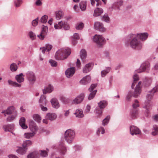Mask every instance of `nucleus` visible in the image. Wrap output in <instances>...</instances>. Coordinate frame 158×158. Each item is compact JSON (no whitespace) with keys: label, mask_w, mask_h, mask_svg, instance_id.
<instances>
[{"label":"nucleus","mask_w":158,"mask_h":158,"mask_svg":"<svg viewBox=\"0 0 158 158\" xmlns=\"http://www.w3.org/2000/svg\"><path fill=\"white\" fill-rule=\"evenodd\" d=\"M98 106L103 110L108 105V102L105 100L101 101L98 103Z\"/></svg>","instance_id":"obj_31"},{"label":"nucleus","mask_w":158,"mask_h":158,"mask_svg":"<svg viewBox=\"0 0 158 158\" xmlns=\"http://www.w3.org/2000/svg\"><path fill=\"white\" fill-rule=\"evenodd\" d=\"M133 81L131 85V88L133 89L135 86V84L137 83L139 80V76L138 74H135L133 76Z\"/></svg>","instance_id":"obj_39"},{"label":"nucleus","mask_w":158,"mask_h":158,"mask_svg":"<svg viewBox=\"0 0 158 158\" xmlns=\"http://www.w3.org/2000/svg\"><path fill=\"white\" fill-rule=\"evenodd\" d=\"M90 81V77L89 75H87L82 79L80 81V82L81 84L85 85L89 83Z\"/></svg>","instance_id":"obj_20"},{"label":"nucleus","mask_w":158,"mask_h":158,"mask_svg":"<svg viewBox=\"0 0 158 158\" xmlns=\"http://www.w3.org/2000/svg\"><path fill=\"white\" fill-rule=\"evenodd\" d=\"M15 6L16 7H19L23 2L22 0H15L14 1Z\"/></svg>","instance_id":"obj_51"},{"label":"nucleus","mask_w":158,"mask_h":158,"mask_svg":"<svg viewBox=\"0 0 158 158\" xmlns=\"http://www.w3.org/2000/svg\"><path fill=\"white\" fill-rule=\"evenodd\" d=\"M49 62L52 66L56 67L57 65V63L55 61L51 60H49Z\"/></svg>","instance_id":"obj_57"},{"label":"nucleus","mask_w":158,"mask_h":158,"mask_svg":"<svg viewBox=\"0 0 158 158\" xmlns=\"http://www.w3.org/2000/svg\"><path fill=\"white\" fill-rule=\"evenodd\" d=\"M27 79L30 85H33L36 81V77L34 73L32 71H28L26 73Z\"/></svg>","instance_id":"obj_4"},{"label":"nucleus","mask_w":158,"mask_h":158,"mask_svg":"<svg viewBox=\"0 0 158 158\" xmlns=\"http://www.w3.org/2000/svg\"><path fill=\"white\" fill-rule=\"evenodd\" d=\"M29 35L30 38L32 40H34L36 37V35L35 34L31 31H30L29 32Z\"/></svg>","instance_id":"obj_61"},{"label":"nucleus","mask_w":158,"mask_h":158,"mask_svg":"<svg viewBox=\"0 0 158 158\" xmlns=\"http://www.w3.org/2000/svg\"><path fill=\"white\" fill-rule=\"evenodd\" d=\"M102 20L106 22H109V15L108 14L106 13L102 18Z\"/></svg>","instance_id":"obj_52"},{"label":"nucleus","mask_w":158,"mask_h":158,"mask_svg":"<svg viewBox=\"0 0 158 158\" xmlns=\"http://www.w3.org/2000/svg\"><path fill=\"white\" fill-rule=\"evenodd\" d=\"M29 128L32 132L36 133L38 129V127L35 123L32 120H31L29 121Z\"/></svg>","instance_id":"obj_16"},{"label":"nucleus","mask_w":158,"mask_h":158,"mask_svg":"<svg viewBox=\"0 0 158 158\" xmlns=\"http://www.w3.org/2000/svg\"><path fill=\"white\" fill-rule=\"evenodd\" d=\"M103 12V10L102 8H97L94 10V16L97 17L100 16Z\"/></svg>","instance_id":"obj_32"},{"label":"nucleus","mask_w":158,"mask_h":158,"mask_svg":"<svg viewBox=\"0 0 158 158\" xmlns=\"http://www.w3.org/2000/svg\"><path fill=\"white\" fill-rule=\"evenodd\" d=\"M152 134L153 135L158 134V126L156 125H154Z\"/></svg>","instance_id":"obj_44"},{"label":"nucleus","mask_w":158,"mask_h":158,"mask_svg":"<svg viewBox=\"0 0 158 158\" xmlns=\"http://www.w3.org/2000/svg\"><path fill=\"white\" fill-rule=\"evenodd\" d=\"M80 55L81 60L83 61H84L87 56L86 51L85 49H81L80 52Z\"/></svg>","instance_id":"obj_35"},{"label":"nucleus","mask_w":158,"mask_h":158,"mask_svg":"<svg viewBox=\"0 0 158 158\" xmlns=\"http://www.w3.org/2000/svg\"><path fill=\"white\" fill-rule=\"evenodd\" d=\"M8 82L10 85L14 87H20L21 86V84L18 83L16 81H13L11 80H9Z\"/></svg>","instance_id":"obj_37"},{"label":"nucleus","mask_w":158,"mask_h":158,"mask_svg":"<svg viewBox=\"0 0 158 158\" xmlns=\"http://www.w3.org/2000/svg\"><path fill=\"white\" fill-rule=\"evenodd\" d=\"M39 155L36 152H33L29 154L27 156V158H38Z\"/></svg>","instance_id":"obj_40"},{"label":"nucleus","mask_w":158,"mask_h":158,"mask_svg":"<svg viewBox=\"0 0 158 158\" xmlns=\"http://www.w3.org/2000/svg\"><path fill=\"white\" fill-rule=\"evenodd\" d=\"M108 72L109 70L108 69L102 71L101 72L102 77H104Z\"/></svg>","instance_id":"obj_59"},{"label":"nucleus","mask_w":158,"mask_h":158,"mask_svg":"<svg viewBox=\"0 0 158 158\" xmlns=\"http://www.w3.org/2000/svg\"><path fill=\"white\" fill-rule=\"evenodd\" d=\"M75 114L77 117L81 118L84 116L82 110L81 109H78L76 110L75 113H74Z\"/></svg>","instance_id":"obj_33"},{"label":"nucleus","mask_w":158,"mask_h":158,"mask_svg":"<svg viewBox=\"0 0 158 158\" xmlns=\"http://www.w3.org/2000/svg\"><path fill=\"white\" fill-rule=\"evenodd\" d=\"M32 117L34 120L38 123H40L41 120V117L38 114H34L33 115Z\"/></svg>","instance_id":"obj_43"},{"label":"nucleus","mask_w":158,"mask_h":158,"mask_svg":"<svg viewBox=\"0 0 158 158\" xmlns=\"http://www.w3.org/2000/svg\"><path fill=\"white\" fill-rule=\"evenodd\" d=\"M48 31L47 26L43 25L42 28V31L40 34L37 35V37L40 40L44 39L45 36L46 35Z\"/></svg>","instance_id":"obj_10"},{"label":"nucleus","mask_w":158,"mask_h":158,"mask_svg":"<svg viewBox=\"0 0 158 158\" xmlns=\"http://www.w3.org/2000/svg\"><path fill=\"white\" fill-rule=\"evenodd\" d=\"M24 76L22 73L16 76L15 79L19 83H21L24 81Z\"/></svg>","instance_id":"obj_30"},{"label":"nucleus","mask_w":158,"mask_h":158,"mask_svg":"<svg viewBox=\"0 0 158 158\" xmlns=\"http://www.w3.org/2000/svg\"><path fill=\"white\" fill-rule=\"evenodd\" d=\"M109 123V116H107L102 121V125L105 126L107 125Z\"/></svg>","instance_id":"obj_54"},{"label":"nucleus","mask_w":158,"mask_h":158,"mask_svg":"<svg viewBox=\"0 0 158 158\" xmlns=\"http://www.w3.org/2000/svg\"><path fill=\"white\" fill-rule=\"evenodd\" d=\"M39 103L40 106H43L44 105L46 106L47 101L45 96L41 95L39 100Z\"/></svg>","instance_id":"obj_24"},{"label":"nucleus","mask_w":158,"mask_h":158,"mask_svg":"<svg viewBox=\"0 0 158 158\" xmlns=\"http://www.w3.org/2000/svg\"><path fill=\"white\" fill-rule=\"evenodd\" d=\"M35 4L37 6H40L42 5V3L40 0H36Z\"/></svg>","instance_id":"obj_64"},{"label":"nucleus","mask_w":158,"mask_h":158,"mask_svg":"<svg viewBox=\"0 0 158 158\" xmlns=\"http://www.w3.org/2000/svg\"><path fill=\"white\" fill-rule=\"evenodd\" d=\"M58 150L60 152L61 155H64L66 152L67 148L65 147L64 143L63 141H60L58 148Z\"/></svg>","instance_id":"obj_12"},{"label":"nucleus","mask_w":158,"mask_h":158,"mask_svg":"<svg viewBox=\"0 0 158 158\" xmlns=\"http://www.w3.org/2000/svg\"><path fill=\"white\" fill-rule=\"evenodd\" d=\"M150 66V63L148 62H144L140 65L139 68L136 70L135 71L136 73H139L148 70Z\"/></svg>","instance_id":"obj_7"},{"label":"nucleus","mask_w":158,"mask_h":158,"mask_svg":"<svg viewBox=\"0 0 158 158\" xmlns=\"http://www.w3.org/2000/svg\"><path fill=\"white\" fill-rule=\"evenodd\" d=\"M139 110L138 109H134L132 110L130 113V115L132 119H134L138 116Z\"/></svg>","instance_id":"obj_29"},{"label":"nucleus","mask_w":158,"mask_h":158,"mask_svg":"<svg viewBox=\"0 0 158 158\" xmlns=\"http://www.w3.org/2000/svg\"><path fill=\"white\" fill-rule=\"evenodd\" d=\"M3 128L5 131L10 132L12 134L15 135L11 131L14 130V125L13 124H11L8 125H5L3 126Z\"/></svg>","instance_id":"obj_19"},{"label":"nucleus","mask_w":158,"mask_h":158,"mask_svg":"<svg viewBox=\"0 0 158 158\" xmlns=\"http://www.w3.org/2000/svg\"><path fill=\"white\" fill-rule=\"evenodd\" d=\"M139 106V104L138 101L136 99L135 100L134 103L132 104V107L133 108L135 109Z\"/></svg>","instance_id":"obj_55"},{"label":"nucleus","mask_w":158,"mask_h":158,"mask_svg":"<svg viewBox=\"0 0 158 158\" xmlns=\"http://www.w3.org/2000/svg\"><path fill=\"white\" fill-rule=\"evenodd\" d=\"M36 133L34 132H32L31 133H26L24 134V136L27 139H30Z\"/></svg>","instance_id":"obj_45"},{"label":"nucleus","mask_w":158,"mask_h":158,"mask_svg":"<svg viewBox=\"0 0 158 158\" xmlns=\"http://www.w3.org/2000/svg\"><path fill=\"white\" fill-rule=\"evenodd\" d=\"M40 155L42 157H45L48 155L47 152L44 150H42L40 152Z\"/></svg>","instance_id":"obj_56"},{"label":"nucleus","mask_w":158,"mask_h":158,"mask_svg":"<svg viewBox=\"0 0 158 158\" xmlns=\"http://www.w3.org/2000/svg\"><path fill=\"white\" fill-rule=\"evenodd\" d=\"M15 112H17V111L13 106H9L6 109V114L7 115L14 114Z\"/></svg>","instance_id":"obj_27"},{"label":"nucleus","mask_w":158,"mask_h":158,"mask_svg":"<svg viewBox=\"0 0 158 158\" xmlns=\"http://www.w3.org/2000/svg\"><path fill=\"white\" fill-rule=\"evenodd\" d=\"M27 149L26 148L20 147L17 149L16 151L19 154L23 155L26 153Z\"/></svg>","instance_id":"obj_42"},{"label":"nucleus","mask_w":158,"mask_h":158,"mask_svg":"<svg viewBox=\"0 0 158 158\" xmlns=\"http://www.w3.org/2000/svg\"><path fill=\"white\" fill-rule=\"evenodd\" d=\"M102 111L103 110L97 106L94 110V113L97 117H100L102 115Z\"/></svg>","instance_id":"obj_26"},{"label":"nucleus","mask_w":158,"mask_h":158,"mask_svg":"<svg viewBox=\"0 0 158 158\" xmlns=\"http://www.w3.org/2000/svg\"><path fill=\"white\" fill-rule=\"evenodd\" d=\"M80 7L82 11H85L86 10V2H81L80 3Z\"/></svg>","instance_id":"obj_41"},{"label":"nucleus","mask_w":158,"mask_h":158,"mask_svg":"<svg viewBox=\"0 0 158 158\" xmlns=\"http://www.w3.org/2000/svg\"><path fill=\"white\" fill-rule=\"evenodd\" d=\"M84 24L83 23H80L77 24L76 26V28L77 30H81L83 27Z\"/></svg>","instance_id":"obj_58"},{"label":"nucleus","mask_w":158,"mask_h":158,"mask_svg":"<svg viewBox=\"0 0 158 158\" xmlns=\"http://www.w3.org/2000/svg\"><path fill=\"white\" fill-rule=\"evenodd\" d=\"M32 142L30 140H27L24 141L23 144V148H26L27 147L29 146L32 144Z\"/></svg>","instance_id":"obj_48"},{"label":"nucleus","mask_w":158,"mask_h":158,"mask_svg":"<svg viewBox=\"0 0 158 158\" xmlns=\"http://www.w3.org/2000/svg\"><path fill=\"white\" fill-rule=\"evenodd\" d=\"M38 17H37L36 19L33 20L31 23L32 25L34 27L37 26L38 24Z\"/></svg>","instance_id":"obj_60"},{"label":"nucleus","mask_w":158,"mask_h":158,"mask_svg":"<svg viewBox=\"0 0 158 158\" xmlns=\"http://www.w3.org/2000/svg\"><path fill=\"white\" fill-rule=\"evenodd\" d=\"M123 1L120 0L114 3L111 6V8L113 9L119 10H120V7L123 5Z\"/></svg>","instance_id":"obj_17"},{"label":"nucleus","mask_w":158,"mask_h":158,"mask_svg":"<svg viewBox=\"0 0 158 158\" xmlns=\"http://www.w3.org/2000/svg\"><path fill=\"white\" fill-rule=\"evenodd\" d=\"M125 44L137 50L140 49L142 46V43L137 39L135 35L133 34H130L127 36L125 39Z\"/></svg>","instance_id":"obj_1"},{"label":"nucleus","mask_w":158,"mask_h":158,"mask_svg":"<svg viewBox=\"0 0 158 158\" xmlns=\"http://www.w3.org/2000/svg\"><path fill=\"white\" fill-rule=\"evenodd\" d=\"M73 38L74 40H78L79 39V36L78 34L77 33H74L73 35Z\"/></svg>","instance_id":"obj_62"},{"label":"nucleus","mask_w":158,"mask_h":158,"mask_svg":"<svg viewBox=\"0 0 158 158\" xmlns=\"http://www.w3.org/2000/svg\"><path fill=\"white\" fill-rule=\"evenodd\" d=\"M18 69V66L15 63H13L11 64L10 66V69L12 72L16 71Z\"/></svg>","instance_id":"obj_46"},{"label":"nucleus","mask_w":158,"mask_h":158,"mask_svg":"<svg viewBox=\"0 0 158 158\" xmlns=\"http://www.w3.org/2000/svg\"><path fill=\"white\" fill-rule=\"evenodd\" d=\"M48 17L46 15H44L41 18L40 21L43 23H45L47 21Z\"/></svg>","instance_id":"obj_53"},{"label":"nucleus","mask_w":158,"mask_h":158,"mask_svg":"<svg viewBox=\"0 0 158 158\" xmlns=\"http://www.w3.org/2000/svg\"><path fill=\"white\" fill-rule=\"evenodd\" d=\"M149 102L145 101V106H144V108L146 109V110H150L152 109V106L149 104Z\"/></svg>","instance_id":"obj_49"},{"label":"nucleus","mask_w":158,"mask_h":158,"mask_svg":"<svg viewBox=\"0 0 158 158\" xmlns=\"http://www.w3.org/2000/svg\"><path fill=\"white\" fill-rule=\"evenodd\" d=\"M56 19L57 20L60 19L63 16V13L61 10L57 11L55 12Z\"/></svg>","instance_id":"obj_38"},{"label":"nucleus","mask_w":158,"mask_h":158,"mask_svg":"<svg viewBox=\"0 0 158 158\" xmlns=\"http://www.w3.org/2000/svg\"><path fill=\"white\" fill-rule=\"evenodd\" d=\"M53 90V86L51 85H49L48 86L45 87L44 89H43V94H45L52 92Z\"/></svg>","instance_id":"obj_21"},{"label":"nucleus","mask_w":158,"mask_h":158,"mask_svg":"<svg viewBox=\"0 0 158 158\" xmlns=\"http://www.w3.org/2000/svg\"><path fill=\"white\" fill-rule=\"evenodd\" d=\"M51 102L53 107L57 109L60 106L58 101L56 98H52L51 100Z\"/></svg>","instance_id":"obj_22"},{"label":"nucleus","mask_w":158,"mask_h":158,"mask_svg":"<svg viewBox=\"0 0 158 158\" xmlns=\"http://www.w3.org/2000/svg\"><path fill=\"white\" fill-rule=\"evenodd\" d=\"M26 119L24 117H21L19 121V124L21 127L24 129L27 128V126L25 124Z\"/></svg>","instance_id":"obj_23"},{"label":"nucleus","mask_w":158,"mask_h":158,"mask_svg":"<svg viewBox=\"0 0 158 158\" xmlns=\"http://www.w3.org/2000/svg\"><path fill=\"white\" fill-rule=\"evenodd\" d=\"M84 97V94L83 93H81L73 100V103L75 104H80L83 101Z\"/></svg>","instance_id":"obj_11"},{"label":"nucleus","mask_w":158,"mask_h":158,"mask_svg":"<svg viewBox=\"0 0 158 158\" xmlns=\"http://www.w3.org/2000/svg\"><path fill=\"white\" fill-rule=\"evenodd\" d=\"M94 64L89 63L86 64L83 69V72L84 73H87L90 71L93 68Z\"/></svg>","instance_id":"obj_15"},{"label":"nucleus","mask_w":158,"mask_h":158,"mask_svg":"<svg viewBox=\"0 0 158 158\" xmlns=\"http://www.w3.org/2000/svg\"><path fill=\"white\" fill-rule=\"evenodd\" d=\"M101 131L102 134L105 133V129L103 127H100L98 128L96 132L97 135L98 136L99 135Z\"/></svg>","instance_id":"obj_50"},{"label":"nucleus","mask_w":158,"mask_h":158,"mask_svg":"<svg viewBox=\"0 0 158 158\" xmlns=\"http://www.w3.org/2000/svg\"><path fill=\"white\" fill-rule=\"evenodd\" d=\"M56 117L57 115L55 113H49L47 114L45 117L46 119L53 121L56 119Z\"/></svg>","instance_id":"obj_25"},{"label":"nucleus","mask_w":158,"mask_h":158,"mask_svg":"<svg viewBox=\"0 0 158 158\" xmlns=\"http://www.w3.org/2000/svg\"><path fill=\"white\" fill-rule=\"evenodd\" d=\"M17 112H15L14 114L9 115L6 119L8 122H11L14 120L17 115Z\"/></svg>","instance_id":"obj_34"},{"label":"nucleus","mask_w":158,"mask_h":158,"mask_svg":"<svg viewBox=\"0 0 158 158\" xmlns=\"http://www.w3.org/2000/svg\"><path fill=\"white\" fill-rule=\"evenodd\" d=\"M158 91V85H156L151 91L149 92V94L147 95V100L145 101L150 102V100L152 99L154 96V93Z\"/></svg>","instance_id":"obj_8"},{"label":"nucleus","mask_w":158,"mask_h":158,"mask_svg":"<svg viewBox=\"0 0 158 158\" xmlns=\"http://www.w3.org/2000/svg\"><path fill=\"white\" fill-rule=\"evenodd\" d=\"M63 27L65 30H68L70 28L69 25L64 23Z\"/></svg>","instance_id":"obj_63"},{"label":"nucleus","mask_w":158,"mask_h":158,"mask_svg":"<svg viewBox=\"0 0 158 158\" xmlns=\"http://www.w3.org/2000/svg\"><path fill=\"white\" fill-rule=\"evenodd\" d=\"M71 53V50L69 48H62L56 52L55 57L58 60H62L66 59Z\"/></svg>","instance_id":"obj_2"},{"label":"nucleus","mask_w":158,"mask_h":158,"mask_svg":"<svg viewBox=\"0 0 158 158\" xmlns=\"http://www.w3.org/2000/svg\"><path fill=\"white\" fill-rule=\"evenodd\" d=\"M64 139L68 144L71 143L75 136V131L71 129H68L66 130L64 135Z\"/></svg>","instance_id":"obj_3"},{"label":"nucleus","mask_w":158,"mask_h":158,"mask_svg":"<svg viewBox=\"0 0 158 158\" xmlns=\"http://www.w3.org/2000/svg\"><path fill=\"white\" fill-rule=\"evenodd\" d=\"M152 78L149 77H146L143 81V83L145 87L149 86L152 82Z\"/></svg>","instance_id":"obj_28"},{"label":"nucleus","mask_w":158,"mask_h":158,"mask_svg":"<svg viewBox=\"0 0 158 158\" xmlns=\"http://www.w3.org/2000/svg\"><path fill=\"white\" fill-rule=\"evenodd\" d=\"M97 85V84H92L90 88H89L88 89L89 91L91 92L88 97V99L89 100H91L94 97L96 94L97 90H94V89L96 87Z\"/></svg>","instance_id":"obj_6"},{"label":"nucleus","mask_w":158,"mask_h":158,"mask_svg":"<svg viewBox=\"0 0 158 158\" xmlns=\"http://www.w3.org/2000/svg\"><path fill=\"white\" fill-rule=\"evenodd\" d=\"M63 26V22L61 21L59 22L58 24H55L54 25V27L56 29H59L61 28Z\"/></svg>","instance_id":"obj_47"},{"label":"nucleus","mask_w":158,"mask_h":158,"mask_svg":"<svg viewBox=\"0 0 158 158\" xmlns=\"http://www.w3.org/2000/svg\"><path fill=\"white\" fill-rule=\"evenodd\" d=\"M137 35L139 36L140 39L142 40H146L148 36V34L147 32L138 34Z\"/></svg>","instance_id":"obj_36"},{"label":"nucleus","mask_w":158,"mask_h":158,"mask_svg":"<svg viewBox=\"0 0 158 158\" xmlns=\"http://www.w3.org/2000/svg\"><path fill=\"white\" fill-rule=\"evenodd\" d=\"M94 27L96 29L101 32H104L105 31V29L104 27L103 24L99 22H95Z\"/></svg>","instance_id":"obj_18"},{"label":"nucleus","mask_w":158,"mask_h":158,"mask_svg":"<svg viewBox=\"0 0 158 158\" xmlns=\"http://www.w3.org/2000/svg\"><path fill=\"white\" fill-rule=\"evenodd\" d=\"M93 41L99 46L103 45L105 42V39L102 35L97 34L94 36Z\"/></svg>","instance_id":"obj_5"},{"label":"nucleus","mask_w":158,"mask_h":158,"mask_svg":"<svg viewBox=\"0 0 158 158\" xmlns=\"http://www.w3.org/2000/svg\"><path fill=\"white\" fill-rule=\"evenodd\" d=\"M130 133L131 135H133L139 134L141 133L140 129L137 127L131 126L130 127Z\"/></svg>","instance_id":"obj_13"},{"label":"nucleus","mask_w":158,"mask_h":158,"mask_svg":"<svg viewBox=\"0 0 158 158\" xmlns=\"http://www.w3.org/2000/svg\"><path fill=\"white\" fill-rule=\"evenodd\" d=\"M142 82L140 81L136 85L132 96L135 98L138 97L140 94L141 92Z\"/></svg>","instance_id":"obj_9"},{"label":"nucleus","mask_w":158,"mask_h":158,"mask_svg":"<svg viewBox=\"0 0 158 158\" xmlns=\"http://www.w3.org/2000/svg\"><path fill=\"white\" fill-rule=\"evenodd\" d=\"M75 67H71L68 68L65 71V74L68 78H70L74 75L75 73Z\"/></svg>","instance_id":"obj_14"}]
</instances>
